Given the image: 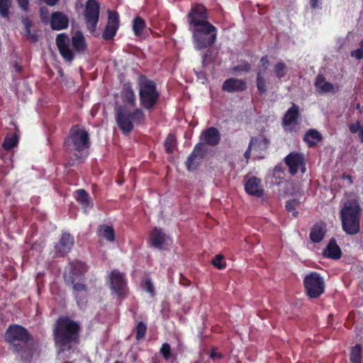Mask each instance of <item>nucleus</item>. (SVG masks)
<instances>
[{
    "instance_id": "37",
    "label": "nucleus",
    "mask_w": 363,
    "mask_h": 363,
    "mask_svg": "<svg viewBox=\"0 0 363 363\" xmlns=\"http://www.w3.org/2000/svg\"><path fill=\"white\" fill-rule=\"evenodd\" d=\"M146 26L145 21L140 16L135 17L133 21V30L137 37L142 35V31Z\"/></svg>"
},
{
    "instance_id": "7",
    "label": "nucleus",
    "mask_w": 363,
    "mask_h": 363,
    "mask_svg": "<svg viewBox=\"0 0 363 363\" xmlns=\"http://www.w3.org/2000/svg\"><path fill=\"white\" fill-rule=\"evenodd\" d=\"M194 48L202 50L213 45L217 38V28L213 24H206V26L190 30Z\"/></svg>"
},
{
    "instance_id": "29",
    "label": "nucleus",
    "mask_w": 363,
    "mask_h": 363,
    "mask_svg": "<svg viewBox=\"0 0 363 363\" xmlns=\"http://www.w3.org/2000/svg\"><path fill=\"white\" fill-rule=\"evenodd\" d=\"M299 115L300 113L298 106L295 104H292V106L286 111L283 117V125L287 126L296 123Z\"/></svg>"
},
{
    "instance_id": "55",
    "label": "nucleus",
    "mask_w": 363,
    "mask_h": 363,
    "mask_svg": "<svg viewBox=\"0 0 363 363\" xmlns=\"http://www.w3.org/2000/svg\"><path fill=\"white\" fill-rule=\"evenodd\" d=\"M151 363H160V360L159 359L158 357H155L152 358Z\"/></svg>"
},
{
    "instance_id": "42",
    "label": "nucleus",
    "mask_w": 363,
    "mask_h": 363,
    "mask_svg": "<svg viewBox=\"0 0 363 363\" xmlns=\"http://www.w3.org/2000/svg\"><path fill=\"white\" fill-rule=\"evenodd\" d=\"M13 0H0V16L9 18V9L12 5Z\"/></svg>"
},
{
    "instance_id": "17",
    "label": "nucleus",
    "mask_w": 363,
    "mask_h": 363,
    "mask_svg": "<svg viewBox=\"0 0 363 363\" xmlns=\"http://www.w3.org/2000/svg\"><path fill=\"white\" fill-rule=\"evenodd\" d=\"M119 14L115 11H108V23L102 33V38L105 40L113 39L119 28Z\"/></svg>"
},
{
    "instance_id": "18",
    "label": "nucleus",
    "mask_w": 363,
    "mask_h": 363,
    "mask_svg": "<svg viewBox=\"0 0 363 363\" xmlns=\"http://www.w3.org/2000/svg\"><path fill=\"white\" fill-rule=\"evenodd\" d=\"M284 161L291 175H295L299 169H301L302 172H305L304 158L301 153L291 152L285 157Z\"/></svg>"
},
{
    "instance_id": "26",
    "label": "nucleus",
    "mask_w": 363,
    "mask_h": 363,
    "mask_svg": "<svg viewBox=\"0 0 363 363\" xmlns=\"http://www.w3.org/2000/svg\"><path fill=\"white\" fill-rule=\"evenodd\" d=\"M71 42L74 50L77 53H83L87 49L85 38L81 31H77L72 36Z\"/></svg>"
},
{
    "instance_id": "56",
    "label": "nucleus",
    "mask_w": 363,
    "mask_h": 363,
    "mask_svg": "<svg viewBox=\"0 0 363 363\" xmlns=\"http://www.w3.org/2000/svg\"><path fill=\"white\" fill-rule=\"evenodd\" d=\"M344 179H347L350 183H352V177L350 175H343Z\"/></svg>"
},
{
    "instance_id": "34",
    "label": "nucleus",
    "mask_w": 363,
    "mask_h": 363,
    "mask_svg": "<svg viewBox=\"0 0 363 363\" xmlns=\"http://www.w3.org/2000/svg\"><path fill=\"white\" fill-rule=\"evenodd\" d=\"M350 362L362 363V348L360 344H356L350 350Z\"/></svg>"
},
{
    "instance_id": "54",
    "label": "nucleus",
    "mask_w": 363,
    "mask_h": 363,
    "mask_svg": "<svg viewBox=\"0 0 363 363\" xmlns=\"http://www.w3.org/2000/svg\"><path fill=\"white\" fill-rule=\"evenodd\" d=\"M15 70L18 72H21L22 71V66L18 63L16 62L13 65Z\"/></svg>"
},
{
    "instance_id": "4",
    "label": "nucleus",
    "mask_w": 363,
    "mask_h": 363,
    "mask_svg": "<svg viewBox=\"0 0 363 363\" xmlns=\"http://www.w3.org/2000/svg\"><path fill=\"white\" fill-rule=\"evenodd\" d=\"M116 121L123 133H130L134 128V123L140 124L145 121V115L140 108H135L133 112L125 105L116 108Z\"/></svg>"
},
{
    "instance_id": "36",
    "label": "nucleus",
    "mask_w": 363,
    "mask_h": 363,
    "mask_svg": "<svg viewBox=\"0 0 363 363\" xmlns=\"http://www.w3.org/2000/svg\"><path fill=\"white\" fill-rule=\"evenodd\" d=\"M273 72L277 79H281L287 74V66L286 63L282 60L278 61L274 66Z\"/></svg>"
},
{
    "instance_id": "50",
    "label": "nucleus",
    "mask_w": 363,
    "mask_h": 363,
    "mask_svg": "<svg viewBox=\"0 0 363 363\" xmlns=\"http://www.w3.org/2000/svg\"><path fill=\"white\" fill-rule=\"evenodd\" d=\"M350 55L351 57H354L358 60H360L363 59V49L357 48L354 50H352L350 52Z\"/></svg>"
},
{
    "instance_id": "52",
    "label": "nucleus",
    "mask_w": 363,
    "mask_h": 363,
    "mask_svg": "<svg viewBox=\"0 0 363 363\" xmlns=\"http://www.w3.org/2000/svg\"><path fill=\"white\" fill-rule=\"evenodd\" d=\"M210 357L211 359H221L223 358V354L220 353V352H217L215 349H213L211 350V354H210Z\"/></svg>"
},
{
    "instance_id": "3",
    "label": "nucleus",
    "mask_w": 363,
    "mask_h": 363,
    "mask_svg": "<svg viewBox=\"0 0 363 363\" xmlns=\"http://www.w3.org/2000/svg\"><path fill=\"white\" fill-rule=\"evenodd\" d=\"M138 84L140 106L146 111H152L160 97L156 82L142 74L138 78Z\"/></svg>"
},
{
    "instance_id": "59",
    "label": "nucleus",
    "mask_w": 363,
    "mask_h": 363,
    "mask_svg": "<svg viewBox=\"0 0 363 363\" xmlns=\"http://www.w3.org/2000/svg\"><path fill=\"white\" fill-rule=\"evenodd\" d=\"M114 363H123V362H120V361H116Z\"/></svg>"
},
{
    "instance_id": "57",
    "label": "nucleus",
    "mask_w": 363,
    "mask_h": 363,
    "mask_svg": "<svg viewBox=\"0 0 363 363\" xmlns=\"http://www.w3.org/2000/svg\"><path fill=\"white\" fill-rule=\"evenodd\" d=\"M81 299L83 301V303L81 302L80 306H79L80 307L82 306V305H83L84 303H86V301H84L82 298H81Z\"/></svg>"
},
{
    "instance_id": "28",
    "label": "nucleus",
    "mask_w": 363,
    "mask_h": 363,
    "mask_svg": "<svg viewBox=\"0 0 363 363\" xmlns=\"http://www.w3.org/2000/svg\"><path fill=\"white\" fill-rule=\"evenodd\" d=\"M166 239V235L162 229L155 228L150 233V240L151 245L154 247L161 249Z\"/></svg>"
},
{
    "instance_id": "24",
    "label": "nucleus",
    "mask_w": 363,
    "mask_h": 363,
    "mask_svg": "<svg viewBox=\"0 0 363 363\" xmlns=\"http://www.w3.org/2000/svg\"><path fill=\"white\" fill-rule=\"evenodd\" d=\"M121 99L124 104L131 107L136 106V97L132 84L130 82L125 83L121 90Z\"/></svg>"
},
{
    "instance_id": "41",
    "label": "nucleus",
    "mask_w": 363,
    "mask_h": 363,
    "mask_svg": "<svg viewBox=\"0 0 363 363\" xmlns=\"http://www.w3.org/2000/svg\"><path fill=\"white\" fill-rule=\"evenodd\" d=\"M147 325L143 322L140 321L137 323L135 330V339L138 341L142 340L145 338V334L147 332Z\"/></svg>"
},
{
    "instance_id": "47",
    "label": "nucleus",
    "mask_w": 363,
    "mask_h": 363,
    "mask_svg": "<svg viewBox=\"0 0 363 363\" xmlns=\"http://www.w3.org/2000/svg\"><path fill=\"white\" fill-rule=\"evenodd\" d=\"M298 204V201L296 199H291L287 201L285 205L286 209L289 212H293V216L296 217L298 216V212L296 211V207Z\"/></svg>"
},
{
    "instance_id": "12",
    "label": "nucleus",
    "mask_w": 363,
    "mask_h": 363,
    "mask_svg": "<svg viewBox=\"0 0 363 363\" xmlns=\"http://www.w3.org/2000/svg\"><path fill=\"white\" fill-rule=\"evenodd\" d=\"M83 14L89 31L94 33L100 15V5L97 0H87Z\"/></svg>"
},
{
    "instance_id": "45",
    "label": "nucleus",
    "mask_w": 363,
    "mask_h": 363,
    "mask_svg": "<svg viewBox=\"0 0 363 363\" xmlns=\"http://www.w3.org/2000/svg\"><path fill=\"white\" fill-rule=\"evenodd\" d=\"M259 143V138H255V137L251 138L250 141L249 143L248 147L244 153V157L246 159L247 162H248V161L250 158L251 152H252L253 146L257 145Z\"/></svg>"
},
{
    "instance_id": "30",
    "label": "nucleus",
    "mask_w": 363,
    "mask_h": 363,
    "mask_svg": "<svg viewBox=\"0 0 363 363\" xmlns=\"http://www.w3.org/2000/svg\"><path fill=\"white\" fill-rule=\"evenodd\" d=\"M21 22L23 25V36L28 38L32 43H37L39 37L36 33L31 32L32 21L27 16L21 18Z\"/></svg>"
},
{
    "instance_id": "2",
    "label": "nucleus",
    "mask_w": 363,
    "mask_h": 363,
    "mask_svg": "<svg viewBox=\"0 0 363 363\" xmlns=\"http://www.w3.org/2000/svg\"><path fill=\"white\" fill-rule=\"evenodd\" d=\"M4 340L9 343V350L21 361L30 362L35 352L33 336L29 331L18 324L10 325L4 334Z\"/></svg>"
},
{
    "instance_id": "1",
    "label": "nucleus",
    "mask_w": 363,
    "mask_h": 363,
    "mask_svg": "<svg viewBox=\"0 0 363 363\" xmlns=\"http://www.w3.org/2000/svg\"><path fill=\"white\" fill-rule=\"evenodd\" d=\"M81 325L68 316L59 317L52 328V337L58 354L71 351L79 345Z\"/></svg>"
},
{
    "instance_id": "27",
    "label": "nucleus",
    "mask_w": 363,
    "mask_h": 363,
    "mask_svg": "<svg viewBox=\"0 0 363 363\" xmlns=\"http://www.w3.org/2000/svg\"><path fill=\"white\" fill-rule=\"evenodd\" d=\"M74 198L82 206L83 212L87 214L89 208L92 206L90 201L91 197L87 191L82 189H77L74 192Z\"/></svg>"
},
{
    "instance_id": "46",
    "label": "nucleus",
    "mask_w": 363,
    "mask_h": 363,
    "mask_svg": "<svg viewBox=\"0 0 363 363\" xmlns=\"http://www.w3.org/2000/svg\"><path fill=\"white\" fill-rule=\"evenodd\" d=\"M224 257L222 255H217L212 260L213 265L218 269H223L226 267L225 262L223 261Z\"/></svg>"
},
{
    "instance_id": "58",
    "label": "nucleus",
    "mask_w": 363,
    "mask_h": 363,
    "mask_svg": "<svg viewBox=\"0 0 363 363\" xmlns=\"http://www.w3.org/2000/svg\"><path fill=\"white\" fill-rule=\"evenodd\" d=\"M356 108H357V109H358V110H359V109H360V105H359V104H357Z\"/></svg>"
},
{
    "instance_id": "13",
    "label": "nucleus",
    "mask_w": 363,
    "mask_h": 363,
    "mask_svg": "<svg viewBox=\"0 0 363 363\" xmlns=\"http://www.w3.org/2000/svg\"><path fill=\"white\" fill-rule=\"evenodd\" d=\"M269 65V57L265 55L260 58L257 67L256 84L259 94H263L267 90V81L265 79V75L267 74Z\"/></svg>"
},
{
    "instance_id": "20",
    "label": "nucleus",
    "mask_w": 363,
    "mask_h": 363,
    "mask_svg": "<svg viewBox=\"0 0 363 363\" xmlns=\"http://www.w3.org/2000/svg\"><path fill=\"white\" fill-rule=\"evenodd\" d=\"M50 26L53 30H62L69 26L68 17L61 11H54L50 17Z\"/></svg>"
},
{
    "instance_id": "19",
    "label": "nucleus",
    "mask_w": 363,
    "mask_h": 363,
    "mask_svg": "<svg viewBox=\"0 0 363 363\" xmlns=\"http://www.w3.org/2000/svg\"><path fill=\"white\" fill-rule=\"evenodd\" d=\"M220 133L218 128L215 127H208L204 129L200 135L201 143L212 147L218 145L220 142Z\"/></svg>"
},
{
    "instance_id": "35",
    "label": "nucleus",
    "mask_w": 363,
    "mask_h": 363,
    "mask_svg": "<svg viewBox=\"0 0 363 363\" xmlns=\"http://www.w3.org/2000/svg\"><path fill=\"white\" fill-rule=\"evenodd\" d=\"M70 285L72 286V288L74 289V296L76 299L77 303L78 306H80L81 302L83 303V301H82L78 292H87V286L79 281H74L73 284H69V286Z\"/></svg>"
},
{
    "instance_id": "32",
    "label": "nucleus",
    "mask_w": 363,
    "mask_h": 363,
    "mask_svg": "<svg viewBox=\"0 0 363 363\" xmlns=\"http://www.w3.org/2000/svg\"><path fill=\"white\" fill-rule=\"evenodd\" d=\"M303 140L309 147H313L323 140V137L317 130L310 129L305 133Z\"/></svg>"
},
{
    "instance_id": "23",
    "label": "nucleus",
    "mask_w": 363,
    "mask_h": 363,
    "mask_svg": "<svg viewBox=\"0 0 363 363\" xmlns=\"http://www.w3.org/2000/svg\"><path fill=\"white\" fill-rule=\"evenodd\" d=\"M326 231V224L324 222L315 223L310 231L309 237L311 240L315 243L321 242L325 235Z\"/></svg>"
},
{
    "instance_id": "9",
    "label": "nucleus",
    "mask_w": 363,
    "mask_h": 363,
    "mask_svg": "<svg viewBox=\"0 0 363 363\" xmlns=\"http://www.w3.org/2000/svg\"><path fill=\"white\" fill-rule=\"evenodd\" d=\"M186 18L189 25V30L203 27L206 24H211L208 21L207 9L201 4H195L191 6L186 15Z\"/></svg>"
},
{
    "instance_id": "10",
    "label": "nucleus",
    "mask_w": 363,
    "mask_h": 363,
    "mask_svg": "<svg viewBox=\"0 0 363 363\" xmlns=\"http://www.w3.org/2000/svg\"><path fill=\"white\" fill-rule=\"evenodd\" d=\"M110 289L118 298L124 299L128 296L127 281L125 274L118 269L112 270L108 275Z\"/></svg>"
},
{
    "instance_id": "21",
    "label": "nucleus",
    "mask_w": 363,
    "mask_h": 363,
    "mask_svg": "<svg viewBox=\"0 0 363 363\" xmlns=\"http://www.w3.org/2000/svg\"><path fill=\"white\" fill-rule=\"evenodd\" d=\"M247 89L246 82L238 78H228L224 81L222 89L228 93L241 92Z\"/></svg>"
},
{
    "instance_id": "39",
    "label": "nucleus",
    "mask_w": 363,
    "mask_h": 363,
    "mask_svg": "<svg viewBox=\"0 0 363 363\" xmlns=\"http://www.w3.org/2000/svg\"><path fill=\"white\" fill-rule=\"evenodd\" d=\"M349 130L351 133H358L359 140L363 143V124L360 123L359 121L349 125Z\"/></svg>"
},
{
    "instance_id": "5",
    "label": "nucleus",
    "mask_w": 363,
    "mask_h": 363,
    "mask_svg": "<svg viewBox=\"0 0 363 363\" xmlns=\"http://www.w3.org/2000/svg\"><path fill=\"white\" fill-rule=\"evenodd\" d=\"M361 208L354 201L345 204L340 212L342 230L350 235H354L360 231Z\"/></svg>"
},
{
    "instance_id": "22",
    "label": "nucleus",
    "mask_w": 363,
    "mask_h": 363,
    "mask_svg": "<svg viewBox=\"0 0 363 363\" xmlns=\"http://www.w3.org/2000/svg\"><path fill=\"white\" fill-rule=\"evenodd\" d=\"M261 180L255 177H250L245 183V191L256 197H262L264 194V191L260 186Z\"/></svg>"
},
{
    "instance_id": "31",
    "label": "nucleus",
    "mask_w": 363,
    "mask_h": 363,
    "mask_svg": "<svg viewBox=\"0 0 363 363\" xmlns=\"http://www.w3.org/2000/svg\"><path fill=\"white\" fill-rule=\"evenodd\" d=\"M314 85L320 94L331 92L334 89L333 84L326 82L325 77L322 74H318Z\"/></svg>"
},
{
    "instance_id": "43",
    "label": "nucleus",
    "mask_w": 363,
    "mask_h": 363,
    "mask_svg": "<svg viewBox=\"0 0 363 363\" xmlns=\"http://www.w3.org/2000/svg\"><path fill=\"white\" fill-rule=\"evenodd\" d=\"M143 289L147 292L151 297L155 296V290L150 279H146L142 284Z\"/></svg>"
},
{
    "instance_id": "11",
    "label": "nucleus",
    "mask_w": 363,
    "mask_h": 363,
    "mask_svg": "<svg viewBox=\"0 0 363 363\" xmlns=\"http://www.w3.org/2000/svg\"><path fill=\"white\" fill-rule=\"evenodd\" d=\"M86 272L87 266L84 262L79 260L70 262L64 273L65 282L69 286V284H73L74 281H82Z\"/></svg>"
},
{
    "instance_id": "33",
    "label": "nucleus",
    "mask_w": 363,
    "mask_h": 363,
    "mask_svg": "<svg viewBox=\"0 0 363 363\" xmlns=\"http://www.w3.org/2000/svg\"><path fill=\"white\" fill-rule=\"evenodd\" d=\"M98 235L106 240L113 242L115 240V231L111 226L100 225L98 228Z\"/></svg>"
},
{
    "instance_id": "38",
    "label": "nucleus",
    "mask_w": 363,
    "mask_h": 363,
    "mask_svg": "<svg viewBox=\"0 0 363 363\" xmlns=\"http://www.w3.org/2000/svg\"><path fill=\"white\" fill-rule=\"evenodd\" d=\"M176 145L177 140L175 135L174 134L169 133L164 143L165 151L169 154L173 153Z\"/></svg>"
},
{
    "instance_id": "40",
    "label": "nucleus",
    "mask_w": 363,
    "mask_h": 363,
    "mask_svg": "<svg viewBox=\"0 0 363 363\" xmlns=\"http://www.w3.org/2000/svg\"><path fill=\"white\" fill-rule=\"evenodd\" d=\"M18 137L16 134L12 135L11 136H6L2 147L6 150H10L18 145Z\"/></svg>"
},
{
    "instance_id": "49",
    "label": "nucleus",
    "mask_w": 363,
    "mask_h": 363,
    "mask_svg": "<svg viewBox=\"0 0 363 363\" xmlns=\"http://www.w3.org/2000/svg\"><path fill=\"white\" fill-rule=\"evenodd\" d=\"M251 66L249 62H245L242 64L238 65L235 67L234 69L238 72H248L250 71Z\"/></svg>"
},
{
    "instance_id": "48",
    "label": "nucleus",
    "mask_w": 363,
    "mask_h": 363,
    "mask_svg": "<svg viewBox=\"0 0 363 363\" xmlns=\"http://www.w3.org/2000/svg\"><path fill=\"white\" fill-rule=\"evenodd\" d=\"M40 17L44 24H48L50 22L49 11L45 7H41L40 9Z\"/></svg>"
},
{
    "instance_id": "16",
    "label": "nucleus",
    "mask_w": 363,
    "mask_h": 363,
    "mask_svg": "<svg viewBox=\"0 0 363 363\" xmlns=\"http://www.w3.org/2000/svg\"><path fill=\"white\" fill-rule=\"evenodd\" d=\"M206 152V148L204 147V144L201 143H197L185 162L187 170L189 172L196 170L200 165L201 161L204 157Z\"/></svg>"
},
{
    "instance_id": "25",
    "label": "nucleus",
    "mask_w": 363,
    "mask_h": 363,
    "mask_svg": "<svg viewBox=\"0 0 363 363\" xmlns=\"http://www.w3.org/2000/svg\"><path fill=\"white\" fill-rule=\"evenodd\" d=\"M323 255L325 257L333 259H338L341 257L342 251L335 238L330 240L328 245L323 251Z\"/></svg>"
},
{
    "instance_id": "6",
    "label": "nucleus",
    "mask_w": 363,
    "mask_h": 363,
    "mask_svg": "<svg viewBox=\"0 0 363 363\" xmlns=\"http://www.w3.org/2000/svg\"><path fill=\"white\" fill-rule=\"evenodd\" d=\"M90 145L89 133L79 125H74L65 138L63 147L66 152H82Z\"/></svg>"
},
{
    "instance_id": "53",
    "label": "nucleus",
    "mask_w": 363,
    "mask_h": 363,
    "mask_svg": "<svg viewBox=\"0 0 363 363\" xmlns=\"http://www.w3.org/2000/svg\"><path fill=\"white\" fill-rule=\"evenodd\" d=\"M320 1V0H311V1H310V5H311V7L313 9H317V8L319 6Z\"/></svg>"
},
{
    "instance_id": "15",
    "label": "nucleus",
    "mask_w": 363,
    "mask_h": 363,
    "mask_svg": "<svg viewBox=\"0 0 363 363\" xmlns=\"http://www.w3.org/2000/svg\"><path fill=\"white\" fill-rule=\"evenodd\" d=\"M70 40L67 34L60 33L56 37V45L63 60L71 63L74 59V53L69 47Z\"/></svg>"
},
{
    "instance_id": "8",
    "label": "nucleus",
    "mask_w": 363,
    "mask_h": 363,
    "mask_svg": "<svg viewBox=\"0 0 363 363\" xmlns=\"http://www.w3.org/2000/svg\"><path fill=\"white\" fill-rule=\"evenodd\" d=\"M306 294L311 298H317L325 291V281L319 273L313 272L303 279Z\"/></svg>"
},
{
    "instance_id": "14",
    "label": "nucleus",
    "mask_w": 363,
    "mask_h": 363,
    "mask_svg": "<svg viewBox=\"0 0 363 363\" xmlns=\"http://www.w3.org/2000/svg\"><path fill=\"white\" fill-rule=\"evenodd\" d=\"M74 244V238L69 233L62 232L59 241L54 246V255L62 257L68 254Z\"/></svg>"
},
{
    "instance_id": "44",
    "label": "nucleus",
    "mask_w": 363,
    "mask_h": 363,
    "mask_svg": "<svg viewBox=\"0 0 363 363\" xmlns=\"http://www.w3.org/2000/svg\"><path fill=\"white\" fill-rule=\"evenodd\" d=\"M160 353L165 360L169 359L172 357L170 345L167 342L163 343L160 349Z\"/></svg>"
},
{
    "instance_id": "51",
    "label": "nucleus",
    "mask_w": 363,
    "mask_h": 363,
    "mask_svg": "<svg viewBox=\"0 0 363 363\" xmlns=\"http://www.w3.org/2000/svg\"><path fill=\"white\" fill-rule=\"evenodd\" d=\"M19 7L25 11L28 9V0H17Z\"/></svg>"
}]
</instances>
